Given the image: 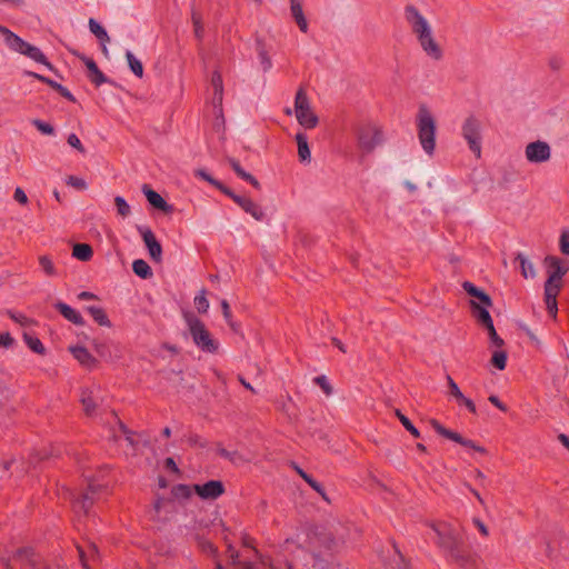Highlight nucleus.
<instances>
[{
	"instance_id": "obj_1",
	"label": "nucleus",
	"mask_w": 569,
	"mask_h": 569,
	"mask_svg": "<svg viewBox=\"0 0 569 569\" xmlns=\"http://www.w3.org/2000/svg\"><path fill=\"white\" fill-rule=\"evenodd\" d=\"M403 14L425 57L440 61L445 56V47L430 21L412 4L405 8Z\"/></svg>"
},
{
	"instance_id": "obj_2",
	"label": "nucleus",
	"mask_w": 569,
	"mask_h": 569,
	"mask_svg": "<svg viewBox=\"0 0 569 569\" xmlns=\"http://www.w3.org/2000/svg\"><path fill=\"white\" fill-rule=\"evenodd\" d=\"M543 266L547 273L545 303L548 313L556 318L558 312L557 297L562 288V279L569 271V262L558 256H547L543 260Z\"/></svg>"
},
{
	"instance_id": "obj_3",
	"label": "nucleus",
	"mask_w": 569,
	"mask_h": 569,
	"mask_svg": "<svg viewBox=\"0 0 569 569\" xmlns=\"http://www.w3.org/2000/svg\"><path fill=\"white\" fill-rule=\"evenodd\" d=\"M283 550L292 555L288 569H298L300 565L308 566L321 556L319 539L305 535H298L296 539H287Z\"/></svg>"
},
{
	"instance_id": "obj_4",
	"label": "nucleus",
	"mask_w": 569,
	"mask_h": 569,
	"mask_svg": "<svg viewBox=\"0 0 569 569\" xmlns=\"http://www.w3.org/2000/svg\"><path fill=\"white\" fill-rule=\"evenodd\" d=\"M417 137L419 144L428 157H433L437 147L438 122L433 111L421 104L416 116Z\"/></svg>"
},
{
	"instance_id": "obj_5",
	"label": "nucleus",
	"mask_w": 569,
	"mask_h": 569,
	"mask_svg": "<svg viewBox=\"0 0 569 569\" xmlns=\"http://www.w3.org/2000/svg\"><path fill=\"white\" fill-rule=\"evenodd\" d=\"M431 529L437 536V545L452 560L459 561L463 558V537L458 526L449 522H432Z\"/></svg>"
},
{
	"instance_id": "obj_6",
	"label": "nucleus",
	"mask_w": 569,
	"mask_h": 569,
	"mask_svg": "<svg viewBox=\"0 0 569 569\" xmlns=\"http://www.w3.org/2000/svg\"><path fill=\"white\" fill-rule=\"evenodd\" d=\"M184 321L189 336L199 350L207 353L218 352L220 343L202 320L192 313H187L184 316Z\"/></svg>"
},
{
	"instance_id": "obj_7",
	"label": "nucleus",
	"mask_w": 569,
	"mask_h": 569,
	"mask_svg": "<svg viewBox=\"0 0 569 569\" xmlns=\"http://www.w3.org/2000/svg\"><path fill=\"white\" fill-rule=\"evenodd\" d=\"M462 287L470 297L473 318L485 330L489 329V326H493L492 318L488 310L492 305L490 297L471 282H465Z\"/></svg>"
},
{
	"instance_id": "obj_8",
	"label": "nucleus",
	"mask_w": 569,
	"mask_h": 569,
	"mask_svg": "<svg viewBox=\"0 0 569 569\" xmlns=\"http://www.w3.org/2000/svg\"><path fill=\"white\" fill-rule=\"evenodd\" d=\"M0 33L3 36V41L10 50L22 56H26L38 63H42L50 70L53 69L52 64L47 60L46 56L39 48L24 41L6 27L0 26Z\"/></svg>"
},
{
	"instance_id": "obj_9",
	"label": "nucleus",
	"mask_w": 569,
	"mask_h": 569,
	"mask_svg": "<svg viewBox=\"0 0 569 569\" xmlns=\"http://www.w3.org/2000/svg\"><path fill=\"white\" fill-rule=\"evenodd\" d=\"M430 427L440 436L463 447L470 455L487 456L488 450L479 442L463 437L461 433L445 427L437 419H429Z\"/></svg>"
},
{
	"instance_id": "obj_10",
	"label": "nucleus",
	"mask_w": 569,
	"mask_h": 569,
	"mask_svg": "<svg viewBox=\"0 0 569 569\" xmlns=\"http://www.w3.org/2000/svg\"><path fill=\"white\" fill-rule=\"evenodd\" d=\"M461 136L476 158L481 157L482 123L476 116H468L461 124Z\"/></svg>"
},
{
	"instance_id": "obj_11",
	"label": "nucleus",
	"mask_w": 569,
	"mask_h": 569,
	"mask_svg": "<svg viewBox=\"0 0 569 569\" xmlns=\"http://www.w3.org/2000/svg\"><path fill=\"white\" fill-rule=\"evenodd\" d=\"M293 113L298 123L306 129H313L319 123V118L307 93L301 89L296 93Z\"/></svg>"
},
{
	"instance_id": "obj_12",
	"label": "nucleus",
	"mask_w": 569,
	"mask_h": 569,
	"mask_svg": "<svg viewBox=\"0 0 569 569\" xmlns=\"http://www.w3.org/2000/svg\"><path fill=\"white\" fill-rule=\"evenodd\" d=\"M488 336V349L491 353L489 363L495 369L502 371L507 367L508 352L505 349L503 339L497 333L495 326H489L486 329Z\"/></svg>"
},
{
	"instance_id": "obj_13",
	"label": "nucleus",
	"mask_w": 569,
	"mask_h": 569,
	"mask_svg": "<svg viewBox=\"0 0 569 569\" xmlns=\"http://www.w3.org/2000/svg\"><path fill=\"white\" fill-rule=\"evenodd\" d=\"M523 157L527 163L531 166L545 164L552 159V149L546 140H531L523 147Z\"/></svg>"
},
{
	"instance_id": "obj_14",
	"label": "nucleus",
	"mask_w": 569,
	"mask_h": 569,
	"mask_svg": "<svg viewBox=\"0 0 569 569\" xmlns=\"http://www.w3.org/2000/svg\"><path fill=\"white\" fill-rule=\"evenodd\" d=\"M383 139L382 129L375 123H366L357 131L358 147L363 152L373 151Z\"/></svg>"
},
{
	"instance_id": "obj_15",
	"label": "nucleus",
	"mask_w": 569,
	"mask_h": 569,
	"mask_svg": "<svg viewBox=\"0 0 569 569\" xmlns=\"http://www.w3.org/2000/svg\"><path fill=\"white\" fill-rule=\"evenodd\" d=\"M224 194L230 197L247 214H249L256 221H263L266 219V211L252 198L237 194L231 189L224 190Z\"/></svg>"
},
{
	"instance_id": "obj_16",
	"label": "nucleus",
	"mask_w": 569,
	"mask_h": 569,
	"mask_svg": "<svg viewBox=\"0 0 569 569\" xmlns=\"http://www.w3.org/2000/svg\"><path fill=\"white\" fill-rule=\"evenodd\" d=\"M68 351L82 368L92 370L99 367V359L86 345L81 342L71 343Z\"/></svg>"
},
{
	"instance_id": "obj_17",
	"label": "nucleus",
	"mask_w": 569,
	"mask_h": 569,
	"mask_svg": "<svg viewBox=\"0 0 569 569\" xmlns=\"http://www.w3.org/2000/svg\"><path fill=\"white\" fill-rule=\"evenodd\" d=\"M289 16L298 30L307 34L310 30V20L303 0H289Z\"/></svg>"
},
{
	"instance_id": "obj_18",
	"label": "nucleus",
	"mask_w": 569,
	"mask_h": 569,
	"mask_svg": "<svg viewBox=\"0 0 569 569\" xmlns=\"http://www.w3.org/2000/svg\"><path fill=\"white\" fill-rule=\"evenodd\" d=\"M138 231L148 249L150 258L153 261H160L162 257V248L152 230L148 227H139Z\"/></svg>"
},
{
	"instance_id": "obj_19",
	"label": "nucleus",
	"mask_w": 569,
	"mask_h": 569,
	"mask_svg": "<svg viewBox=\"0 0 569 569\" xmlns=\"http://www.w3.org/2000/svg\"><path fill=\"white\" fill-rule=\"evenodd\" d=\"M194 491L203 500H214L224 492V487L221 481L211 480L202 485H194Z\"/></svg>"
},
{
	"instance_id": "obj_20",
	"label": "nucleus",
	"mask_w": 569,
	"mask_h": 569,
	"mask_svg": "<svg viewBox=\"0 0 569 569\" xmlns=\"http://www.w3.org/2000/svg\"><path fill=\"white\" fill-rule=\"evenodd\" d=\"M447 386L449 395L461 406L466 407L471 413H477L476 403L468 397H466L460 390L457 382L450 377H447Z\"/></svg>"
},
{
	"instance_id": "obj_21",
	"label": "nucleus",
	"mask_w": 569,
	"mask_h": 569,
	"mask_svg": "<svg viewBox=\"0 0 569 569\" xmlns=\"http://www.w3.org/2000/svg\"><path fill=\"white\" fill-rule=\"evenodd\" d=\"M54 309L68 321L71 323L82 327L84 326L86 321L82 315L76 310L74 308L70 307L69 305L57 301L54 303Z\"/></svg>"
},
{
	"instance_id": "obj_22",
	"label": "nucleus",
	"mask_w": 569,
	"mask_h": 569,
	"mask_svg": "<svg viewBox=\"0 0 569 569\" xmlns=\"http://www.w3.org/2000/svg\"><path fill=\"white\" fill-rule=\"evenodd\" d=\"M77 56L86 66L87 76L92 83H94L96 86H100V84L107 82L106 76L100 71L97 63L92 59H90L83 54H77Z\"/></svg>"
},
{
	"instance_id": "obj_23",
	"label": "nucleus",
	"mask_w": 569,
	"mask_h": 569,
	"mask_svg": "<svg viewBox=\"0 0 569 569\" xmlns=\"http://www.w3.org/2000/svg\"><path fill=\"white\" fill-rule=\"evenodd\" d=\"M142 192L150 206H152L154 209L161 210L166 213L172 211V207L161 197V194L152 190L149 186L144 184L142 187Z\"/></svg>"
},
{
	"instance_id": "obj_24",
	"label": "nucleus",
	"mask_w": 569,
	"mask_h": 569,
	"mask_svg": "<svg viewBox=\"0 0 569 569\" xmlns=\"http://www.w3.org/2000/svg\"><path fill=\"white\" fill-rule=\"evenodd\" d=\"M22 340L31 352H33L38 356H41V357L47 356V353H48L47 347L34 333H32L30 331H23Z\"/></svg>"
},
{
	"instance_id": "obj_25",
	"label": "nucleus",
	"mask_w": 569,
	"mask_h": 569,
	"mask_svg": "<svg viewBox=\"0 0 569 569\" xmlns=\"http://www.w3.org/2000/svg\"><path fill=\"white\" fill-rule=\"evenodd\" d=\"M89 29L97 37V39L101 42V51L104 57L109 56V50L107 48V43L110 42V37L107 30L94 19H89Z\"/></svg>"
},
{
	"instance_id": "obj_26",
	"label": "nucleus",
	"mask_w": 569,
	"mask_h": 569,
	"mask_svg": "<svg viewBox=\"0 0 569 569\" xmlns=\"http://www.w3.org/2000/svg\"><path fill=\"white\" fill-rule=\"evenodd\" d=\"M81 402L86 415L92 416L97 411L100 400L93 390H84L82 392Z\"/></svg>"
},
{
	"instance_id": "obj_27",
	"label": "nucleus",
	"mask_w": 569,
	"mask_h": 569,
	"mask_svg": "<svg viewBox=\"0 0 569 569\" xmlns=\"http://www.w3.org/2000/svg\"><path fill=\"white\" fill-rule=\"evenodd\" d=\"M210 88L212 90V102L220 104L222 102L223 81L221 74L217 71L211 74Z\"/></svg>"
},
{
	"instance_id": "obj_28",
	"label": "nucleus",
	"mask_w": 569,
	"mask_h": 569,
	"mask_svg": "<svg viewBox=\"0 0 569 569\" xmlns=\"http://www.w3.org/2000/svg\"><path fill=\"white\" fill-rule=\"evenodd\" d=\"M87 312L91 316V318L98 326L104 327V328L112 327L111 320L109 319V317L103 308L90 306L87 308Z\"/></svg>"
},
{
	"instance_id": "obj_29",
	"label": "nucleus",
	"mask_w": 569,
	"mask_h": 569,
	"mask_svg": "<svg viewBox=\"0 0 569 569\" xmlns=\"http://www.w3.org/2000/svg\"><path fill=\"white\" fill-rule=\"evenodd\" d=\"M519 263L520 273L525 279H535L537 271L532 261L522 253H519L516 258Z\"/></svg>"
},
{
	"instance_id": "obj_30",
	"label": "nucleus",
	"mask_w": 569,
	"mask_h": 569,
	"mask_svg": "<svg viewBox=\"0 0 569 569\" xmlns=\"http://www.w3.org/2000/svg\"><path fill=\"white\" fill-rule=\"evenodd\" d=\"M38 264L44 276L51 278L58 276V268L56 266V262L49 254L38 256Z\"/></svg>"
},
{
	"instance_id": "obj_31",
	"label": "nucleus",
	"mask_w": 569,
	"mask_h": 569,
	"mask_svg": "<svg viewBox=\"0 0 569 569\" xmlns=\"http://www.w3.org/2000/svg\"><path fill=\"white\" fill-rule=\"evenodd\" d=\"M296 141L298 147L299 160L303 163H309L311 161V152L307 137L303 133H297Z\"/></svg>"
},
{
	"instance_id": "obj_32",
	"label": "nucleus",
	"mask_w": 569,
	"mask_h": 569,
	"mask_svg": "<svg viewBox=\"0 0 569 569\" xmlns=\"http://www.w3.org/2000/svg\"><path fill=\"white\" fill-rule=\"evenodd\" d=\"M72 257L80 261H89L93 257L92 247L88 243H76L72 247Z\"/></svg>"
},
{
	"instance_id": "obj_33",
	"label": "nucleus",
	"mask_w": 569,
	"mask_h": 569,
	"mask_svg": "<svg viewBox=\"0 0 569 569\" xmlns=\"http://www.w3.org/2000/svg\"><path fill=\"white\" fill-rule=\"evenodd\" d=\"M193 495H196L194 486L189 485H178L172 489V496L174 499L183 501L190 499Z\"/></svg>"
},
{
	"instance_id": "obj_34",
	"label": "nucleus",
	"mask_w": 569,
	"mask_h": 569,
	"mask_svg": "<svg viewBox=\"0 0 569 569\" xmlns=\"http://www.w3.org/2000/svg\"><path fill=\"white\" fill-rule=\"evenodd\" d=\"M64 182L68 187L76 191H86L89 188L88 181L80 176L69 174L66 177Z\"/></svg>"
},
{
	"instance_id": "obj_35",
	"label": "nucleus",
	"mask_w": 569,
	"mask_h": 569,
	"mask_svg": "<svg viewBox=\"0 0 569 569\" xmlns=\"http://www.w3.org/2000/svg\"><path fill=\"white\" fill-rule=\"evenodd\" d=\"M132 270L142 279H149L152 277L151 267L142 259H137L132 262Z\"/></svg>"
},
{
	"instance_id": "obj_36",
	"label": "nucleus",
	"mask_w": 569,
	"mask_h": 569,
	"mask_svg": "<svg viewBox=\"0 0 569 569\" xmlns=\"http://www.w3.org/2000/svg\"><path fill=\"white\" fill-rule=\"evenodd\" d=\"M230 164L232 167V169L234 170V172L240 177L242 178L243 180L248 181L253 188L256 189H259L260 188V183L259 181L250 173L246 172L241 166L239 164L238 161L236 160H230Z\"/></svg>"
},
{
	"instance_id": "obj_37",
	"label": "nucleus",
	"mask_w": 569,
	"mask_h": 569,
	"mask_svg": "<svg viewBox=\"0 0 569 569\" xmlns=\"http://www.w3.org/2000/svg\"><path fill=\"white\" fill-rule=\"evenodd\" d=\"M126 59L128 61V66L130 68V70L133 72L134 76H137L138 78H142L143 77V66L141 63V61L134 57V54L130 51H128L126 53Z\"/></svg>"
},
{
	"instance_id": "obj_38",
	"label": "nucleus",
	"mask_w": 569,
	"mask_h": 569,
	"mask_svg": "<svg viewBox=\"0 0 569 569\" xmlns=\"http://www.w3.org/2000/svg\"><path fill=\"white\" fill-rule=\"evenodd\" d=\"M194 174L196 177L209 182L211 186L216 187L217 189H219L221 192L224 193V190H229L228 187H226L224 184H222L221 182H219L218 180H216L213 177H211L206 170L203 169H198L194 171Z\"/></svg>"
},
{
	"instance_id": "obj_39",
	"label": "nucleus",
	"mask_w": 569,
	"mask_h": 569,
	"mask_svg": "<svg viewBox=\"0 0 569 569\" xmlns=\"http://www.w3.org/2000/svg\"><path fill=\"white\" fill-rule=\"evenodd\" d=\"M193 306L196 310L201 313L206 315L209 310V300L207 299L206 292L200 291L193 299Z\"/></svg>"
},
{
	"instance_id": "obj_40",
	"label": "nucleus",
	"mask_w": 569,
	"mask_h": 569,
	"mask_svg": "<svg viewBox=\"0 0 569 569\" xmlns=\"http://www.w3.org/2000/svg\"><path fill=\"white\" fill-rule=\"evenodd\" d=\"M114 206L117 212L121 218H127L131 213V208L123 197L117 196L114 198Z\"/></svg>"
},
{
	"instance_id": "obj_41",
	"label": "nucleus",
	"mask_w": 569,
	"mask_h": 569,
	"mask_svg": "<svg viewBox=\"0 0 569 569\" xmlns=\"http://www.w3.org/2000/svg\"><path fill=\"white\" fill-rule=\"evenodd\" d=\"M67 143L70 148L74 149L80 154H86L87 150L76 133H69L67 136Z\"/></svg>"
},
{
	"instance_id": "obj_42",
	"label": "nucleus",
	"mask_w": 569,
	"mask_h": 569,
	"mask_svg": "<svg viewBox=\"0 0 569 569\" xmlns=\"http://www.w3.org/2000/svg\"><path fill=\"white\" fill-rule=\"evenodd\" d=\"M396 416L400 420L401 425L406 428V430L410 432L411 436H413L415 438L420 437L419 430L411 423V421L405 415L397 410Z\"/></svg>"
},
{
	"instance_id": "obj_43",
	"label": "nucleus",
	"mask_w": 569,
	"mask_h": 569,
	"mask_svg": "<svg viewBox=\"0 0 569 569\" xmlns=\"http://www.w3.org/2000/svg\"><path fill=\"white\" fill-rule=\"evenodd\" d=\"M559 250L569 257V229H562L559 236Z\"/></svg>"
},
{
	"instance_id": "obj_44",
	"label": "nucleus",
	"mask_w": 569,
	"mask_h": 569,
	"mask_svg": "<svg viewBox=\"0 0 569 569\" xmlns=\"http://www.w3.org/2000/svg\"><path fill=\"white\" fill-rule=\"evenodd\" d=\"M12 197H13V200L21 206H27L29 202V198L21 187H17L13 190Z\"/></svg>"
},
{
	"instance_id": "obj_45",
	"label": "nucleus",
	"mask_w": 569,
	"mask_h": 569,
	"mask_svg": "<svg viewBox=\"0 0 569 569\" xmlns=\"http://www.w3.org/2000/svg\"><path fill=\"white\" fill-rule=\"evenodd\" d=\"M32 123L40 132L44 134L51 136L54 133L53 127L48 122H43L41 120H33Z\"/></svg>"
},
{
	"instance_id": "obj_46",
	"label": "nucleus",
	"mask_w": 569,
	"mask_h": 569,
	"mask_svg": "<svg viewBox=\"0 0 569 569\" xmlns=\"http://www.w3.org/2000/svg\"><path fill=\"white\" fill-rule=\"evenodd\" d=\"M522 330L525 332V335L528 337L530 343L537 348L541 347L542 345V341L541 339L538 337V335L536 332H533L530 328L528 327H522Z\"/></svg>"
},
{
	"instance_id": "obj_47",
	"label": "nucleus",
	"mask_w": 569,
	"mask_h": 569,
	"mask_svg": "<svg viewBox=\"0 0 569 569\" xmlns=\"http://www.w3.org/2000/svg\"><path fill=\"white\" fill-rule=\"evenodd\" d=\"M192 24H193V31L197 38H202L203 36V24L201 21V18L199 14L193 13L192 14Z\"/></svg>"
},
{
	"instance_id": "obj_48",
	"label": "nucleus",
	"mask_w": 569,
	"mask_h": 569,
	"mask_svg": "<svg viewBox=\"0 0 569 569\" xmlns=\"http://www.w3.org/2000/svg\"><path fill=\"white\" fill-rule=\"evenodd\" d=\"M316 383L319 386V388L323 391L326 396H330L332 393V387L326 377L322 376L316 378Z\"/></svg>"
},
{
	"instance_id": "obj_49",
	"label": "nucleus",
	"mask_w": 569,
	"mask_h": 569,
	"mask_svg": "<svg viewBox=\"0 0 569 569\" xmlns=\"http://www.w3.org/2000/svg\"><path fill=\"white\" fill-rule=\"evenodd\" d=\"M14 345V339L9 332H0V348L10 349Z\"/></svg>"
},
{
	"instance_id": "obj_50",
	"label": "nucleus",
	"mask_w": 569,
	"mask_h": 569,
	"mask_svg": "<svg viewBox=\"0 0 569 569\" xmlns=\"http://www.w3.org/2000/svg\"><path fill=\"white\" fill-rule=\"evenodd\" d=\"M27 74L31 76V77H33V78H36L38 80H40L41 82L47 83L48 86H50L52 89H54L57 91H58V89H60L61 84H59V83H57V82H54V81H52V80H50V79H48V78H46L43 76H40L38 73H34V72H28Z\"/></svg>"
},
{
	"instance_id": "obj_51",
	"label": "nucleus",
	"mask_w": 569,
	"mask_h": 569,
	"mask_svg": "<svg viewBox=\"0 0 569 569\" xmlns=\"http://www.w3.org/2000/svg\"><path fill=\"white\" fill-rule=\"evenodd\" d=\"M222 316L229 326H232V313L229 303L223 300L221 302Z\"/></svg>"
},
{
	"instance_id": "obj_52",
	"label": "nucleus",
	"mask_w": 569,
	"mask_h": 569,
	"mask_svg": "<svg viewBox=\"0 0 569 569\" xmlns=\"http://www.w3.org/2000/svg\"><path fill=\"white\" fill-rule=\"evenodd\" d=\"M488 400H489V401H490V402H491L496 408H498L500 411H502V412H507V411H508V407H507L503 402H501L497 396L491 395V396H489Z\"/></svg>"
},
{
	"instance_id": "obj_53",
	"label": "nucleus",
	"mask_w": 569,
	"mask_h": 569,
	"mask_svg": "<svg viewBox=\"0 0 569 569\" xmlns=\"http://www.w3.org/2000/svg\"><path fill=\"white\" fill-rule=\"evenodd\" d=\"M77 298L81 301H87V300H97L98 297L92 293V292H89V291H82L80 292Z\"/></svg>"
},
{
	"instance_id": "obj_54",
	"label": "nucleus",
	"mask_w": 569,
	"mask_h": 569,
	"mask_svg": "<svg viewBox=\"0 0 569 569\" xmlns=\"http://www.w3.org/2000/svg\"><path fill=\"white\" fill-rule=\"evenodd\" d=\"M557 439L569 451V437L565 433H559Z\"/></svg>"
},
{
	"instance_id": "obj_55",
	"label": "nucleus",
	"mask_w": 569,
	"mask_h": 569,
	"mask_svg": "<svg viewBox=\"0 0 569 569\" xmlns=\"http://www.w3.org/2000/svg\"><path fill=\"white\" fill-rule=\"evenodd\" d=\"M220 455H221V456H223V457H226V458H228V459H230V460H231L232 462H234V463H237V462H238V456H237V453H236V452L230 453V452L226 451L224 449H221V450H220Z\"/></svg>"
},
{
	"instance_id": "obj_56",
	"label": "nucleus",
	"mask_w": 569,
	"mask_h": 569,
	"mask_svg": "<svg viewBox=\"0 0 569 569\" xmlns=\"http://www.w3.org/2000/svg\"><path fill=\"white\" fill-rule=\"evenodd\" d=\"M475 523H476L477 529L479 530V532L482 536H487L488 535V528L485 526V523H482L479 520L475 521Z\"/></svg>"
},
{
	"instance_id": "obj_57",
	"label": "nucleus",
	"mask_w": 569,
	"mask_h": 569,
	"mask_svg": "<svg viewBox=\"0 0 569 569\" xmlns=\"http://www.w3.org/2000/svg\"><path fill=\"white\" fill-rule=\"evenodd\" d=\"M237 563L240 565L243 569L254 568V562L252 560L238 561Z\"/></svg>"
},
{
	"instance_id": "obj_58",
	"label": "nucleus",
	"mask_w": 569,
	"mask_h": 569,
	"mask_svg": "<svg viewBox=\"0 0 569 569\" xmlns=\"http://www.w3.org/2000/svg\"><path fill=\"white\" fill-rule=\"evenodd\" d=\"M119 359H120V356H118V355H111V353H110L108 357H106V358H104V361H106L107 363L114 365V363H117V362H118V360H119Z\"/></svg>"
},
{
	"instance_id": "obj_59",
	"label": "nucleus",
	"mask_w": 569,
	"mask_h": 569,
	"mask_svg": "<svg viewBox=\"0 0 569 569\" xmlns=\"http://www.w3.org/2000/svg\"><path fill=\"white\" fill-rule=\"evenodd\" d=\"M58 92H60L64 98L69 99V100H73V97L72 94L70 93V91L68 89H66L64 87L60 86V89H58Z\"/></svg>"
},
{
	"instance_id": "obj_60",
	"label": "nucleus",
	"mask_w": 569,
	"mask_h": 569,
	"mask_svg": "<svg viewBox=\"0 0 569 569\" xmlns=\"http://www.w3.org/2000/svg\"><path fill=\"white\" fill-rule=\"evenodd\" d=\"M302 477L303 479L312 487L315 488L316 490H319V485L318 482H316L315 480H312L310 477H308L307 475L302 473Z\"/></svg>"
},
{
	"instance_id": "obj_61",
	"label": "nucleus",
	"mask_w": 569,
	"mask_h": 569,
	"mask_svg": "<svg viewBox=\"0 0 569 569\" xmlns=\"http://www.w3.org/2000/svg\"><path fill=\"white\" fill-rule=\"evenodd\" d=\"M166 466H167V468L171 469L172 471H177L176 463L171 458H168L166 460Z\"/></svg>"
},
{
	"instance_id": "obj_62",
	"label": "nucleus",
	"mask_w": 569,
	"mask_h": 569,
	"mask_svg": "<svg viewBox=\"0 0 569 569\" xmlns=\"http://www.w3.org/2000/svg\"><path fill=\"white\" fill-rule=\"evenodd\" d=\"M1 3H8L13 6H20L23 3V0H0Z\"/></svg>"
},
{
	"instance_id": "obj_63",
	"label": "nucleus",
	"mask_w": 569,
	"mask_h": 569,
	"mask_svg": "<svg viewBox=\"0 0 569 569\" xmlns=\"http://www.w3.org/2000/svg\"><path fill=\"white\" fill-rule=\"evenodd\" d=\"M403 184H405L406 189H408L410 191H416L417 190V186L413 182H411V181L407 180V181L403 182Z\"/></svg>"
},
{
	"instance_id": "obj_64",
	"label": "nucleus",
	"mask_w": 569,
	"mask_h": 569,
	"mask_svg": "<svg viewBox=\"0 0 569 569\" xmlns=\"http://www.w3.org/2000/svg\"><path fill=\"white\" fill-rule=\"evenodd\" d=\"M417 449L422 452V453H426L427 452V448L425 445L422 443H417Z\"/></svg>"
}]
</instances>
